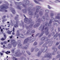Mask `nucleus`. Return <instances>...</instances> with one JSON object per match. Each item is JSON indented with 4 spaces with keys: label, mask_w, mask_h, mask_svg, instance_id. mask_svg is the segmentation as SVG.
<instances>
[{
    "label": "nucleus",
    "mask_w": 60,
    "mask_h": 60,
    "mask_svg": "<svg viewBox=\"0 0 60 60\" xmlns=\"http://www.w3.org/2000/svg\"><path fill=\"white\" fill-rule=\"evenodd\" d=\"M12 34L13 35H14V34H15V33H14V32H12Z\"/></svg>",
    "instance_id": "0e129e2a"
},
{
    "label": "nucleus",
    "mask_w": 60,
    "mask_h": 60,
    "mask_svg": "<svg viewBox=\"0 0 60 60\" xmlns=\"http://www.w3.org/2000/svg\"><path fill=\"white\" fill-rule=\"evenodd\" d=\"M8 49H11V44H9L8 45Z\"/></svg>",
    "instance_id": "393cba45"
},
{
    "label": "nucleus",
    "mask_w": 60,
    "mask_h": 60,
    "mask_svg": "<svg viewBox=\"0 0 60 60\" xmlns=\"http://www.w3.org/2000/svg\"><path fill=\"white\" fill-rule=\"evenodd\" d=\"M60 14H58V15L57 16L55 17V18L54 19L52 17L51 19L49 21V23L48 24V22H46L45 24V26H48V27H49L51 25V23H52V22H53V21H55L56 22H57L59 24H60V22L58 21V20H55L56 19H60V16L59 15H60Z\"/></svg>",
    "instance_id": "7ed1b4c3"
},
{
    "label": "nucleus",
    "mask_w": 60,
    "mask_h": 60,
    "mask_svg": "<svg viewBox=\"0 0 60 60\" xmlns=\"http://www.w3.org/2000/svg\"><path fill=\"white\" fill-rule=\"evenodd\" d=\"M46 29H47V30L45 31L46 34V35H48L49 33V32H48L49 31V28L45 27V30H46Z\"/></svg>",
    "instance_id": "4468645a"
},
{
    "label": "nucleus",
    "mask_w": 60,
    "mask_h": 60,
    "mask_svg": "<svg viewBox=\"0 0 60 60\" xmlns=\"http://www.w3.org/2000/svg\"><path fill=\"white\" fill-rule=\"evenodd\" d=\"M39 11V10L38 9V8H37V9L36 10V12H38Z\"/></svg>",
    "instance_id": "c03bdc74"
},
{
    "label": "nucleus",
    "mask_w": 60,
    "mask_h": 60,
    "mask_svg": "<svg viewBox=\"0 0 60 60\" xmlns=\"http://www.w3.org/2000/svg\"><path fill=\"white\" fill-rule=\"evenodd\" d=\"M54 16V14L53 13H52L51 14L50 16L51 17L52 16Z\"/></svg>",
    "instance_id": "37998d69"
},
{
    "label": "nucleus",
    "mask_w": 60,
    "mask_h": 60,
    "mask_svg": "<svg viewBox=\"0 0 60 60\" xmlns=\"http://www.w3.org/2000/svg\"><path fill=\"white\" fill-rule=\"evenodd\" d=\"M23 2H25V4H22V6L24 7H26V5H28L29 8H33V5L31 4H29V0H24Z\"/></svg>",
    "instance_id": "39448f33"
},
{
    "label": "nucleus",
    "mask_w": 60,
    "mask_h": 60,
    "mask_svg": "<svg viewBox=\"0 0 60 60\" xmlns=\"http://www.w3.org/2000/svg\"><path fill=\"white\" fill-rule=\"evenodd\" d=\"M39 30H41V31L42 32L40 35L39 36V37H41V36H42L44 33V26H40L39 28Z\"/></svg>",
    "instance_id": "6e6552de"
},
{
    "label": "nucleus",
    "mask_w": 60,
    "mask_h": 60,
    "mask_svg": "<svg viewBox=\"0 0 60 60\" xmlns=\"http://www.w3.org/2000/svg\"><path fill=\"white\" fill-rule=\"evenodd\" d=\"M53 25L54 26L55 25H56V26H58V24H57V23H54Z\"/></svg>",
    "instance_id": "58836bf2"
},
{
    "label": "nucleus",
    "mask_w": 60,
    "mask_h": 60,
    "mask_svg": "<svg viewBox=\"0 0 60 60\" xmlns=\"http://www.w3.org/2000/svg\"><path fill=\"white\" fill-rule=\"evenodd\" d=\"M37 44V42H35L33 44V45L34 46H35V45H36Z\"/></svg>",
    "instance_id": "473e14b6"
},
{
    "label": "nucleus",
    "mask_w": 60,
    "mask_h": 60,
    "mask_svg": "<svg viewBox=\"0 0 60 60\" xmlns=\"http://www.w3.org/2000/svg\"><path fill=\"white\" fill-rule=\"evenodd\" d=\"M22 60H26V58H24V57H22Z\"/></svg>",
    "instance_id": "f704fd0d"
},
{
    "label": "nucleus",
    "mask_w": 60,
    "mask_h": 60,
    "mask_svg": "<svg viewBox=\"0 0 60 60\" xmlns=\"http://www.w3.org/2000/svg\"><path fill=\"white\" fill-rule=\"evenodd\" d=\"M51 53H49L46 54L43 57V59L45 58H51Z\"/></svg>",
    "instance_id": "1a4fd4ad"
},
{
    "label": "nucleus",
    "mask_w": 60,
    "mask_h": 60,
    "mask_svg": "<svg viewBox=\"0 0 60 60\" xmlns=\"http://www.w3.org/2000/svg\"><path fill=\"white\" fill-rule=\"evenodd\" d=\"M13 60H18L17 58L14 57H13Z\"/></svg>",
    "instance_id": "4c0bfd02"
},
{
    "label": "nucleus",
    "mask_w": 60,
    "mask_h": 60,
    "mask_svg": "<svg viewBox=\"0 0 60 60\" xmlns=\"http://www.w3.org/2000/svg\"><path fill=\"white\" fill-rule=\"evenodd\" d=\"M52 49L53 50V49L54 50V51L53 53H52V55H55V53L56 52V51H57V49L56 48H55V47H52Z\"/></svg>",
    "instance_id": "f8f14e48"
},
{
    "label": "nucleus",
    "mask_w": 60,
    "mask_h": 60,
    "mask_svg": "<svg viewBox=\"0 0 60 60\" xmlns=\"http://www.w3.org/2000/svg\"><path fill=\"white\" fill-rule=\"evenodd\" d=\"M49 37H51V35H48Z\"/></svg>",
    "instance_id": "338daca9"
},
{
    "label": "nucleus",
    "mask_w": 60,
    "mask_h": 60,
    "mask_svg": "<svg viewBox=\"0 0 60 60\" xmlns=\"http://www.w3.org/2000/svg\"><path fill=\"white\" fill-rule=\"evenodd\" d=\"M22 11H23V13H26V9H23L22 10Z\"/></svg>",
    "instance_id": "bb28decb"
},
{
    "label": "nucleus",
    "mask_w": 60,
    "mask_h": 60,
    "mask_svg": "<svg viewBox=\"0 0 60 60\" xmlns=\"http://www.w3.org/2000/svg\"><path fill=\"white\" fill-rule=\"evenodd\" d=\"M30 13L29 14H29L30 15H33V12H30Z\"/></svg>",
    "instance_id": "a19ab883"
},
{
    "label": "nucleus",
    "mask_w": 60,
    "mask_h": 60,
    "mask_svg": "<svg viewBox=\"0 0 60 60\" xmlns=\"http://www.w3.org/2000/svg\"><path fill=\"white\" fill-rule=\"evenodd\" d=\"M45 17L46 18V19L47 20H49V16L48 14H45V16H43L42 18V19L41 20V19H39L38 20L37 22H36L38 23L37 24L35 25L34 26V28H36V27H38L40 25V22H41V21L42 22H43L45 21Z\"/></svg>",
    "instance_id": "f03ea898"
},
{
    "label": "nucleus",
    "mask_w": 60,
    "mask_h": 60,
    "mask_svg": "<svg viewBox=\"0 0 60 60\" xmlns=\"http://www.w3.org/2000/svg\"><path fill=\"white\" fill-rule=\"evenodd\" d=\"M12 21H13V20H12V19H11V23H12Z\"/></svg>",
    "instance_id": "052dcab7"
},
{
    "label": "nucleus",
    "mask_w": 60,
    "mask_h": 60,
    "mask_svg": "<svg viewBox=\"0 0 60 60\" xmlns=\"http://www.w3.org/2000/svg\"><path fill=\"white\" fill-rule=\"evenodd\" d=\"M23 16L24 17H25L24 19V22L27 23V24H29L30 23H31L28 26H26V29L29 30H28L27 31L26 34H29V33H30V31L31 30H32V27L33 26V25H34V23H33V22H31L32 21L31 20V19H28V18H26L25 15H23Z\"/></svg>",
    "instance_id": "f257e3e1"
},
{
    "label": "nucleus",
    "mask_w": 60,
    "mask_h": 60,
    "mask_svg": "<svg viewBox=\"0 0 60 60\" xmlns=\"http://www.w3.org/2000/svg\"><path fill=\"white\" fill-rule=\"evenodd\" d=\"M7 41H4L3 42V43L4 44H6V43H7Z\"/></svg>",
    "instance_id": "79ce46f5"
},
{
    "label": "nucleus",
    "mask_w": 60,
    "mask_h": 60,
    "mask_svg": "<svg viewBox=\"0 0 60 60\" xmlns=\"http://www.w3.org/2000/svg\"><path fill=\"white\" fill-rule=\"evenodd\" d=\"M34 32H35L34 30H32L31 32V34H33V33H34Z\"/></svg>",
    "instance_id": "ea45409f"
},
{
    "label": "nucleus",
    "mask_w": 60,
    "mask_h": 60,
    "mask_svg": "<svg viewBox=\"0 0 60 60\" xmlns=\"http://www.w3.org/2000/svg\"><path fill=\"white\" fill-rule=\"evenodd\" d=\"M4 48L5 49H7V47H5V46L4 45H3Z\"/></svg>",
    "instance_id": "c9c22d12"
},
{
    "label": "nucleus",
    "mask_w": 60,
    "mask_h": 60,
    "mask_svg": "<svg viewBox=\"0 0 60 60\" xmlns=\"http://www.w3.org/2000/svg\"><path fill=\"white\" fill-rule=\"evenodd\" d=\"M58 30L60 31V27L59 28H58Z\"/></svg>",
    "instance_id": "774afa93"
},
{
    "label": "nucleus",
    "mask_w": 60,
    "mask_h": 60,
    "mask_svg": "<svg viewBox=\"0 0 60 60\" xmlns=\"http://www.w3.org/2000/svg\"><path fill=\"white\" fill-rule=\"evenodd\" d=\"M11 32H12V31H10L9 30H8L7 31V33L8 34H11Z\"/></svg>",
    "instance_id": "c85d7f7f"
},
{
    "label": "nucleus",
    "mask_w": 60,
    "mask_h": 60,
    "mask_svg": "<svg viewBox=\"0 0 60 60\" xmlns=\"http://www.w3.org/2000/svg\"><path fill=\"white\" fill-rule=\"evenodd\" d=\"M58 36V33H57L56 34V35H54L53 37L54 39H55L56 38V37H57V36Z\"/></svg>",
    "instance_id": "b1692460"
},
{
    "label": "nucleus",
    "mask_w": 60,
    "mask_h": 60,
    "mask_svg": "<svg viewBox=\"0 0 60 60\" xmlns=\"http://www.w3.org/2000/svg\"><path fill=\"white\" fill-rule=\"evenodd\" d=\"M21 23H20L19 24V26H23V27H24V22L22 21H21Z\"/></svg>",
    "instance_id": "4be33fe9"
},
{
    "label": "nucleus",
    "mask_w": 60,
    "mask_h": 60,
    "mask_svg": "<svg viewBox=\"0 0 60 60\" xmlns=\"http://www.w3.org/2000/svg\"><path fill=\"white\" fill-rule=\"evenodd\" d=\"M34 2H35L36 3V4H40V3H39L37 1H36V0H33Z\"/></svg>",
    "instance_id": "a878e982"
},
{
    "label": "nucleus",
    "mask_w": 60,
    "mask_h": 60,
    "mask_svg": "<svg viewBox=\"0 0 60 60\" xmlns=\"http://www.w3.org/2000/svg\"><path fill=\"white\" fill-rule=\"evenodd\" d=\"M19 22V21L18 20H17L16 21V24H15L14 25V27H15L16 28L17 27H18V23Z\"/></svg>",
    "instance_id": "6ab92c4d"
},
{
    "label": "nucleus",
    "mask_w": 60,
    "mask_h": 60,
    "mask_svg": "<svg viewBox=\"0 0 60 60\" xmlns=\"http://www.w3.org/2000/svg\"><path fill=\"white\" fill-rule=\"evenodd\" d=\"M18 46L19 48H22V45L21 44H20V42H21V41L20 40H19L18 41Z\"/></svg>",
    "instance_id": "2eb2a0df"
},
{
    "label": "nucleus",
    "mask_w": 60,
    "mask_h": 60,
    "mask_svg": "<svg viewBox=\"0 0 60 60\" xmlns=\"http://www.w3.org/2000/svg\"><path fill=\"white\" fill-rule=\"evenodd\" d=\"M47 49H48V46H45L43 49H42L41 50V52L39 51L38 53V57H39V56H40V55H41V53H42V52L43 53H45V51H47Z\"/></svg>",
    "instance_id": "0eeeda50"
},
{
    "label": "nucleus",
    "mask_w": 60,
    "mask_h": 60,
    "mask_svg": "<svg viewBox=\"0 0 60 60\" xmlns=\"http://www.w3.org/2000/svg\"><path fill=\"white\" fill-rule=\"evenodd\" d=\"M6 9H7L6 8H0V11H5V12H7V11L6 10H6Z\"/></svg>",
    "instance_id": "dca6fc26"
},
{
    "label": "nucleus",
    "mask_w": 60,
    "mask_h": 60,
    "mask_svg": "<svg viewBox=\"0 0 60 60\" xmlns=\"http://www.w3.org/2000/svg\"><path fill=\"white\" fill-rule=\"evenodd\" d=\"M26 52L29 55H30V52H29V51H26Z\"/></svg>",
    "instance_id": "2f4dec72"
},
{
    "label": "nucleus",
    "mask_w": 60,
    "mask_h": 60,
    "mask_svg": "<svg viewBox=\"0 0 60 60\" xmlns=\"http://www.w3.org/2000/svg\"><path fill=\"white\" fill-rule=\"evenodd\" d=\"M4 38H5L4 39V38H2L1 39V41H4V40L5 39H6V35H5V34L4 33Z\"/></svg>",
    "instance_id": "5701e85b"
},
{
    "label": "nucleus",
    "mask_w": 60,
    "mask_h": 60,
    "mask_svg": "<svg viewBox=\"0 0 60 60\" xmlns=\"http://www.w3.org/2000/svg\"><path fill=\"white\" fill-rule=\"evenodd\" d=\"M0 55H1V56H3V53L0 52Z\"/></svg>",
    "instance_id": "603ef678"
},
{
    "label": "nucleus",
    "mask_w": 60,
    "mask_h": 60,
    "mask_svg": "<svg viewBox=\"0 0 60 60\" xmlns=\"http://www.w3.org/2000/svg\"><path fill=\"white\" fill-rule=\"evenodd\" d=\"M11 11L12 12L13 14H14L15 13V10H14V9L13 8H11Z\"/></svg>",
    "instance_id": "412c9836"
},
{
    "label": "nucleus",
    "mask_w": 60,
    "mask_h": 60,
    "mask_svg": "<svg viewBox=\"0 0 60 60\" xmlns=\"http://www.w3.org/2000/svg\"><path fill=\"white\" fill-rule=\"evenodd\" d=\"M17 34L16 35L17 36H19L20 38H24L25 37L24 36L23 37V35L22 34H19V30H18L17 31Z\"/></svg>",
    "instance_id": "9d476101"
},
{
    "label": "nucleus",
    "mask_w": 60,
    "mask_h": 60,
    "mask_svg": "<svg viewBox=\"0 0 60 60\" xmlns=\"http://www.w3.org/2000/svg\"><path fill=\"white\" fill-rule=\"evenodd\" d=\"M50 39H49V38L48 37H47L46 38H45V37H43L42 38H41V41H47L48 42H46L45 44H44L43 45V47H45V46H46V45H47L49 43V44L48 46L49 47H50V46H51L52 45V43H53V41H50Z\"/></svg>",
    "instance_id": "20e7f679"
},
{
    "label": "nucleus",
    "mask_w": 60,
    "mask_h": 60,
    "mask_svg": "<svg viewBox=\"0 0 60 60\" xmlns=\"http://www.w3.org/2000/svg\"><path fill=\"white\" fill-rule=\"evenodd\" d=\"M22 53H23V54H24V53H25V51H24L23 50L22 51Z\"/></svg>",
    "instance_id": "864d4df0"
},
{
    "label": "nucleus",
    "mask_w": 60,
    "mask_h": 60,
    "mask_svg": "<svg viewBox=\"0 0 60 60\" xmlns=\"http://www.w3.org/2000/svg\"><path fill=\"white\" fill-rule=\"evenodd\" d=\"M55 0V1H56L57 2H59L60 3V1H59V0Z\"/></svg>",
    "instance_id": "680f3d73"
},
{
    "label": "nucleus",
    "mask_w": 60,
    "mask_h": 60,
    "mask_svg": "<svg viewBox=\"0 0 60 60\" xmlns=\"http://www.w3.org/2000/svg\"><path fill=\"white\" fill-rule=\"evenodd\" d=\"M35 40V38H33L32 39L30 40L29 41V42H30V43L31 42H32L33 41H34V40Z\"/></svg>",
    "instance_id": "aec40b11"
},
{
    "label": "nucleus",
    "mask_w": 60,
    "mask_h": 60,
    "mask_svg": "<svg viewBox=\"0 0 60 60\" xmlns=\"http://www.w3.org/2000/svg\"><path fill=\"white\" fill-rule=\"evenodd\" d=\"M59 44V42H57V43H56V45H58Z\"/></svg>",
    "instance_id": "49530a36"
},
{
    "label": "nucleus",
    "mask_w": 60,
    "mask_h": 60,
    "mask_svg": "<svg viewBox=\"0 0 60 60\" xmlns=\"http://www.w3.org/2000/svg\"><path fill=\"white\" fill-rule=\"evenodd\" d=\"M53 28H52L51 29V31H53Z\"/></svg>",
    "instance_id": "4d7b16f0"
},
{
    "label": "nucleus",
    "mask_w": 60,
    "mask_h": 60,
    "mask_svg": "<svg viewBox=\"0 0 60 60\" xmlns=\"http://www.w3.org/2000/svg\"><path fill=\"white\" fill-rule=\"evenodd\" d=\"M34 48H31V52H33V51H34Z\"/></svg>",
    "instance_id": "72a5a7b5"
},
{
    "label": "nucleus",
    "mask_w": 60,
    "mask_h": 60,
    "mask_svg": "<svg viewBox=\"0 0 60 60\" xmlns=\"http://www.w3.org/2000/svg\"><path fill=\"white\" fill-rule=\"evenodd\" d=\"M41 7L38 6H37L36 7V8H41Z\"/></svg>",
    "instance_id": "de8ad7c7"
},
{
    "label": "nucleus",
    "mask_w": 60,
    "mask_h": 60,
    "mask_svg": "<svg viewBox=\"0 0 60 60\" xmlns=\"http://www.w3.org/2000/svg\"><path fill=\"white\" fill-rule=\"evenodd\" d=\"M5 3L6 4H8V3H7V2H5Z\"/></svg>",
    "instance_id": "bf43d9fd"
},
{
    "label": "nucleus",
    "mask_w": 60,
    "mask_h": 60,
    "mask_svg": "<svg viewBox=\"0 0 60 60\" xmlns=\"http://www.w3.org/2000/svg\"><path fill=\"white\" fill-rule=\"evenodd\" d=\"M43 43V41H42L39 44H40V45H41V44H42V43Z\"/></svg>",
    "instance_id": "a18cd8bd"
},
{
    "label": "nucleus",
    "mask_w": 60,
    "mask_h": 60,
    "mask_svg": "<svg viewBox=\"0 0 60 60\" xmlns=\"http://www.w3.org/2000/svg\"><path fill=\"white\" fill-rule=\"evenodd\" d=\"M45 11H46V12L47 13H49V10H45Z\"/></svg>",
    "instance_id": "e433bc0d"
},
{
    "label": "nucleus",
    "mask_w": 60,
    "mask_h": 60,
    "mask_svg": "<svg viewBox=\"0 0 60 60\" xmlns=\"http://www.w3.org/2000/svg\"><path fill=\"white\" fill-rule=\"evenodd\" d=\"M60 57V54L58 55H57L56 57V58H59V57Z\"/></svg>",
    "instance_id": "c756f323"
},
{
    "label": "nucleus",
    "mask_w": 60,
    "mask_h": 60,
    "mask_svg": "<svg viewBox=\"0 0 60 60\" xmlns=\"http://www.w3.org/2000/svg\"><path fill=\"white\" fill-rule=\"evenodd\" d=\"M29 39L28 38H26L25 39L23 42L24 44H26L25 46H23L22 47V49H27V48L28 47V46L29 45V43H28V41Z\"/></svg>",
    "instance_id": "423d86ee"
},
{
    "label": "nucleus",
    "mask_w": 60,
    "mask_h": 60,
    "mask_svg": "<svg viewBox=\"0 0 60 60\" xmlns=\"http://www.w3.org/2000/svg\"><path fill=\"white\" fill-rule=\"evenodd\" d=\"M40 35V33H38L36 35V36H39Z\"/></svg>",
    "instance_id": "8fccbe9b"
},
{
    "label": "nucleus",
    "mask_w": 60,
    "mask_h": 60,
    "mask_svg": "<svg viewBox=\"0 0 60 60\" xmlns=\"http://www.w3.org/2000/svg\"><path fill=\"white\" fill-rule=\"evenodd\" d=\"M39 13L40 15H42V12L41 11V12L40 13Z\"/></svg>",
    "instance_id": "09e8293b"
},
{
    "label": "nucleus",
    "mask_w": 60,
    "mask_h": 60,
    "mask_svg": "<svg viewBox=\"0 0 60 60\" xmlns=\"http://www.w3.org/2000/svg\"><path fill=\"white\" fill-rule=\"evenodd\" d=\"M3 29H1V32H3Z\"/></svg>",
    "instance_id": "69168bd1"
},
{
    "label": "nucleus",
    "mask_w": 60,
    "mask_h": 60,
    "mask_svg": "<svg viewBox=\"0 0 60 60\" xmlns=\"http://www.w3.org/2000/svg\"><path fill=\"white\" fill-rule=\"evenodd\" d=\"M15 28H14V27H13V32H14V30H15Z\"/></svg>",
    "instance_id": "6e6d98bb"
},
{
    "label": "nucleus",
    "mask_w": 60,
    "mask_h": 60,
    "mask_svg": "<svg viewBox=\"0 0 60 60\" xmlns=\"http://www.w3.org/2000/svg\"><path fill=\"white\" fill-rule=\"evenodd\" d=\"M37 47V46H36L35 47V49H36V52L38 51V50H39V49H38V48H36Z\"/></svg>",
    "instance_id": "7c9ffc66"
},
{
    "label": "nucleus",
    "mask_w": 60,
    "mask_h": 60,
    "mask_svg": "<svg viewBox=\"0 0 60 60\" xmlns=\"http://www.w3.org/2000/svg\"><path fill=\"white\" fill-rule=\"evenodd\" d=\"M54 34H55V32H53L51 34V35H53Z\"/></svg>",
    "instance_id": "3c124183"
},
{
    "label": "nucleus",
    "mask_w": 60,
    "mask_h": 60,
    "mask_svg": "<svg viewBox=\"0 0 60 60\" xmlns=\"http://www.w3.org/2000/svg\"><path fill=\"white\" fill-rule=\"evenodd\" d=\"M19 52H20V51L19 50H18L17 51V52L16 53L18 56H20L21 55V53H20Z\"/></svg>",
    "instance_id": "f3484780"
},
{
    "label": "nucleus",
    "mask_w": 60,
    "mask_h": 60,
    "mask_svg": "<svg viewBox=\"0 0 60 60\" xmlns=\"http://www.w3.org/2000/svg\"><path fill=\"white\" fill-rule=\"evenodd\" d=\"M58 48L59 49H60V45H59V46L58 47Z\"/></svg>",
    "instance_id": "e2e57ef3"
},
{
    "label": "nucleus",
    "mask_w": 60,
    "mask_h": 60,
    "mask_svg": "<svg viewBox=\"0 0 60 60\" xmlns=\"http://www.w3.org/2000/svg\"><path fill=\"white\" fill-rule=\"evenodd\" d=\"M11 43L13 44V47L15 48L16 46V45H17V42L15 41V40H12L11 41Z\"/></svg>",
    "instance_id": "9b49d317"
},
{
    "label": "nucleus",
    "mask_w": 60,
    "mask_h": 60,
    "mask_svg": "<svg viewBox=\"0 0 60 60\" xmlns=\"http://www.w3.org/2000/svg\"><path fill=\"white\" fill-rule=\"evenodd\" d=\"M0 8H8V6L4 4L1 5L0 7Z\"/></svg>",
    "instance_id": "a211bd4d"
},
{
    "label": "nucleus",
    "mask_w": 60,
    "mask_h": 60,
    "mask_svg": "<svg viewBox=\"0 0 60 60\" xmlns=\"http://www.w3.org/2000/svg\"><path fill=\"white\" fill-rule=\"evenodd\" d=\"M18 19L17 17H15V19Z\"/></svg>",
    "instance_id": "13d9d810"
},
{
    "label": "nucleus",
    "mask_w": 60,
    "mask_h": 60,
    "mask_svg": "<svg viewBox=\"0 0 60 60\" xmlns=\"http://www.w3.org/2000/svg\"><path fill=\"white\" fill-rule=\"evenodd\" d=\"M6 18V16L4 15L3 17V18Z\"/></svg>",
    "instance_id": "5fc2aeb1"
},
{
    "label": "nucleus",
    "mask_w": 60,
    "mask_h": 60,
    "mask_svg": "<svg viewBox=\"0 0 60 60\" xmlns=\"http://www.w3.org/2000/svg\"><path fill=\"white\" fill-rule=\"evenodd\" d=\"M15 48H13L11 50V52L12 53H14V50L15 49Z\"/></svg>",
    "instance_id": "cd10ccee"
},
{
    "label": "nucleus",
    "mask_w": 60,
    "mask_h": 60,
    "mask_svg": "<svg viewBox=\"0 0 60 60\" xmlns=\"http://www.w3.org/2000/svg\"><path fill=\"white\" fill-rule=\"evenodd\" d=\"M15 4L16 5H17V8H20V7L19 6H20V5H21L22 4V3L21 2L18 3L15 2Z\"/></svg>",
    "instance_id": "ddd939ff"
}]
</instances>
